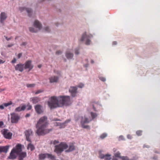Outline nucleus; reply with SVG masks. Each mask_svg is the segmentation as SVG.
I'll return each mask as SVG.
<instances>
[{"mask_svg":"<svg viewBox=\"0 0 160 160\" xmlns=\"http://www.w3.org/2000/svg\"><path fill=\"white\" fill-rule=\"evenodd\" d=\"M70 104V98L68 96H60L58 97L52 96L48 102V105L51 109L64 105H68Z\"/></svg>","mask_w":160,"mask_h":160,"instance_id":"1","label":"nucleus"},{"mask_svg":"<svg viewBox=\"0 0 160 160\" xmlns=\"http://www.w3.org/2000/svg\"><path fill=\"white\" fill-rule=\"evenodd\" d=\"M49 124L47 116H44L40 118L36 125L37 129L36 133L39 136H43L49 133L52 130V128H48Z\"/></svg>","mask_w":160,"mask_h":160,"instance_id":"2","label":"nucleus"},{"mask_svg":"<svg viewBox=\"0 0 160 160\" xmlns=\"http://www.w3.org/2000/svg\"><path fill=\"white\" fill-rule=\"evenodd\" d=\"M55 147L54 152L58 153H61L64 149H67L68 147V145L66 143L61 142L58 145L56 146Z\"/></svg>","mask_w":160,"mask_h":160,"instance_id":"3","label":"nucleus"},{"mask_svg":"<svg viewBox=\"0 0 160 160\" xmlns=\"http://www.w3.org/2000/svg\"><path fill=\"white\" fill-rule=\"evenodd\" d=\"M91 34L87 35L86 32H85L82 35L80 39L81 41H85V44L87 45H89L90 44L91 41L90 39L92 37Z\"/></svg>","mask_w":160,"mask_h":160,"instance_id":"4","label":"nucleus"},{"mask_svg":"<svg viewBox=\"0 0 160 160\" xmlns=\"http://www.w3.org/2000/svg\"><path fill=\"white\" fill-rule=\"evenodd\" d=\"M23 64L24 69H28V71L31 70L33 67V66L32 64V61L30 60L27 61Z\"/></svg>","mask_w":160,"mask_h":160,"instance_id":"5","label":"nucleus"},{"mask_svg":"<svg viewBox=\"0 0 160 160\" xmlns=\"http://www.w3.org/2000/svg\"><path fill=\"white\" fill-rule=\"evenodd\" d=\"M11 122L12 123H17L20 119L19 116L16 113L11 114Z\"/></svg>","mask_w":160,"mask_h":160,"instance_id":"6","label":"nucleus"},{"mask_svg":"<svg viewBox=\"0 0 160 160\" xmlns=\"http://www.w3.org/2000/svg\"><path fill=\"white\" fill-rule=\"evenodd\" d=\"M2 133L3 134L4 137L7 139H10L12 138V134L9 131L6 129H4L2 131Z\"/></svg>","mask_w":160,"mask_h":160,"instance_id":"7","label":"nucleus"},{"mask_svg":"<svg viewBox=\"0 0 160 160\" xmlns=\"http://www.w3.org/2000/svg\"><path fill=\"white\" fill-rule=\"evenodd\" d=\"M36 112L38 114H40L43 113V109L42 106L40 104H38L34 106Z\"/></svg>","mask_w":160,"mask_h":160,"instance_id":"8","label":"nucleus"},{"mask_svg":"<svg viewBox=\"0 0 160 160\" xmlns=\"http://www.w3.org/2000/svg\"><path fill=\"white\" fill-rule=\"evenodd\" d=\"M91 120H89L88 118H85L83 119H82L81 122L82 127L84 128H89V127L88 125H85V124L86 123H89Z\"/></svg>","mask_w":160,"mask_h":160,"instance_id":"9","label":"nucleus"},{"mask_svg":"<svg viewBox=\"0 0 160 160\" xmlns=\"http://www.w3.org/2000/svg\"><path fill=\"white\" fill-rule=\"evenodd\" d=\"M24 133L26 138L27 140L29 142H31L30 137L32 135V131L31 129H28L26 130Z\"/></svg>","mask_w":160,"mask_h":160,"instance_id":"10","label":"nucleus"},{"mask_svg":"<svg viewBox=\"0 0 160 160\" xmlns=\"http://www.w3.org/2000/svg\"><path fill=\"white\" fill-rule=\"evenodd\" d=\"M15 70L17 71H19L20 72H22L24 68V64L21 63H19L14 66Z\"/></svg>","mask_w":160,"mask_h":160,"instance_id":"11","label":"nucleus"},{"mask_svg":"<svg viewBox=\"0 0 160 160\" xmlns=\"http://www.w3.org/2000/svg\"><path fill=\"white\" fill-rule=\"evenodd\" d=\"M17 153L15 151V149H12L10 154L8 158L11 159H14L16 158L17 157Z\"/></svg>","mask_w":160,"mask_h":160,"instance_id":"12","label":"nucleus"},{"mask_svg":"<svg viewBox=\"0 0 160 160\" xmlns=\"http://www.w3.org/2000/svg\"><path fill=\"white\" fill-rule=\"evenodd\" d=\"M72 97H74L77 93V88L76 87H71L69 89Z\"/></svg>","mask_w":160,"mask_h":160,"instance_id":"13","label":"nucleus"},{"mask_svg":"<svg viewBox=\"0 0 160 160\" xmlns=\"http://www.w3.org/2000/svg\"><path fill=\"white\" fill-rule=\"evenodd\" d=\"M7 14L5 12H1L0 15L1 22L3 23L5 20L7 19Z\"/></svg>","mask_w":160,"mask_h":160,"instance_id":"14","label":"nucleus"},{"mask_svg":"<svg viewBox=\"0 0 160 160\" xmlns=\"http://www.w3.org/2000/svg\"><path fill=\"white\" fill-rule=\"evenodd\" d=\"M19 10L21 12L23 11L24 10H26L28 13V16L30 17L31 16V15L32 13V11L31 9L29 8H19Z\"/></svg>","mask_w":160,"mask_h":160,"instance_id":"15","label":"nucleus"},{"mask_svg":"<svg viewBox=\"0 0 160 160\" xmlns=\"http://www.w3.org/2000/svg\"><path fill=\"white\" fill-rule=\"evenodd\" d=\"M22 146L21 144L18 143L16 145L15 148L13 149H15V151L17 154H19L22 151Z\"/></svg>","mask_w":160,"mask_h":160,"instance_id":"16","label":"nucleus"},{"mask_svg":"<svg viewBox=\"0 0 160 160\" xmlns=\"http://www.w3.org/2000/svg\"><path fill=\"white\" fill-rule=\"evenodd\" d=\"M49 79L50 82L51 83L57 82L59 80V78L56 76H53L50 77Z\"/></svg>","mask_w":160,"mask_h":160,"instance_id":"17","label":"nucleus"},{"mask_svg":"<svg viewBox=\"0 0 160 160\" xmlns=\"http://www.w3.org/2000/svg\"><path fill=\"white\" fill-rule=\"evenodd\" d=\"M65 55L68 59H72L73 56V53L69 50H68L66 52Z\"/></svg>","mask_w":160,"mask_h":160,"instance_id":"18","label":"nucleus"},{"mask_svg":"<svg viewBox=\"0 0 160 160\" xmlns=\"http://www.w3.org/2000/svg\"><path fill=\"white\" fill-rule=\"evenodd\" d=\"M1 153L4 152L6 153L8 152L9 148V146H1Z\"/></svg>","mask_w":160,"mask_h":160,"instance_id":"19","label":"nucleus"},{"mask_svg":"<svg viewBox=\"0 0 160 160\" xmlns=\"http://www.w3.org/2000/svg\"><path fill=\"white\" fill-rule=\"evenodd\" d=\"M35 27L38 28L39 30H40L42 27V25L38 20H35L34 23Z\"/></svg>","mask_w":160,"mask_h":160,"instance_id":"20","label":"nucleus"},{"mask_svg":"<svg viewBox=\"0 0 160 160\" xmlns=\"http://www.w3.org/2000/svg\"><path fill=\"white\" fill-rule=\"evenodd\" d=\"M26 106L25 105L22 106L21 107H19L15 109V111L16 112H20L22 111H24L26 108Z\"/></svg>","mask_w":160,"mask_h":160,"instance_id":"21","label":"nucleus"},{"mask_svg":"<svg viewBox=\"0 0 160 160\" xmlns=\"http://www.w3.org/2000/svg\"><path fill=\"white\" fill-rule=\"evenodd\" d=\"M110 155H101L100 156L101 158H104L105 160H110L111 159Z\"/></svg>","mask_w":160,"mask_h":160,"instance_id":"22","label":"nucleus"},{"mask_svg":"<svg viewBox=\"0 0 160 160\" xmlns=\"http://www.w3.org/2000/svg\"><path fill=\"white\" fill-rule=\"evenodd\" d=\"M67 123V121H65L64 123H61L59 122H56L54 124L56 126H60V128H64L65 126V124Z\"/></svg>","mask_w":160,"mask_h":160,"instance_id":"23","label":"nucleus"},{"mask_svg":"<svg viewBox=\"0 0 160 160\" xmlns=\"http://www.w3.org/2000/svg\"><path fill=\"white\" fill-rule=\"evenodd\" d=\"M40 101V99L37 97H33L32 98V103L34 104H36Z\"/></svg>","mask_w":160,"mask_h":160,"instance_id":"24","label":"nucleus"},{"mask_svg":"<svg viewBox=\"0 0 160 160\" xmlns=\"http://www.w3.org/2000/svg\"><path fill=\"white\" fill-rule=\"evenodd\" d=\"M47 157V153H41L39 155V159L41 160H44Z\"/></svg>","mask_w":160,"mask_h":160,"instance_id":"25","label":"nucleus"},{"mask_svg":"<svg viewBox=\"0 0 160 160\" xmlns=\"http://www.w3.org/2000/svg\"><path fill=\"white\" fill-rule=\"evenodd\" d=\"M28 149H30L31 151H32L34 150L35 147L31 143L28 144L27 147Z\"/></svg>","mask_w":160,"mask_h":160,"instance_id":"26","label":"nucleus"},{"mask_svg":"<svg viewBox=\"0 0 160 160\" xmlns=\"http://www.w3.org/2000/svg\"><path fill=\"white\" fill-rule=\"evenodd\" d=\"M48 158H50L52 160H54L55 158L54 156L52 154L47 153V157Z\"/></svg>","mask_w":160,"mask_h":160,"instance_id":"27","label":"nucleus"},{"mask_svg":"<svg viewBox=\"0 0 160 160\" xmlns=\"http://www.w3.org/2000/svg\"><path fill=\"white\" fill-rule=\"evenodd\" d=\"M75 149V146L72 144L70 145L68 149V151H71Z\"/></svg>","mask_w":160,"mask_h":160,"instance_id":"28","label":"nucleus"},{"mask_svg":"<svg viewBox=\"0 0 160 160\" xmlns=\"http://www.w3.org/2000/svg\"><path fill=\"white\" fill-rule=\"evenodd\" d=\"M91 115L93 119H94L97 116V115L96 113L92 112H91Z\"/></svg>","mask_w":160,"mask_h":160,"instance_id":"29","label":"nucleus"},{"mask_svg":"<svg viewBox=\"0 0 160 160\" xmlns=\"http://www.w3.org/2000/svg\"><path fill=\"white\" fill-rule=\"evenodd\" d=\"M35 84H27V86L28 88H33L35 87Z\"/></svg>","mask_w":160,"mask_h":160,"instance_id":"30","label":"nucleus"},{"mask_svg":"<svg viewBox=\"0 0 160 160\" xmlns=\"http://www.w3.org/2000/svg\"><path fill=\"white\" fill-rule=\"evenodd\" d=\"M12 102L11 101H10L9 102L7 103H5L4 104V105L5 107H7L9 105H10L11 104H12Z\"/></svg>","mask_w":160,"mask_h":160,"instance_id":"31","label":"nucleus"},{"mask_svg":"<svg viewBox=\"0 0 160 160\" xmlns=\"http://www.w3.org/2000/svg\"><path fill=\"white\" fill-rule=\"evenodd\" d=\"M29 31L32 32H36L37 31L35 30L34 28L32 27H30L29 28Z\"/></svg>","mask_w":160,"mask_h":160,"instance_id":"32","label":"nucleus"},{"mask_svg":"<svg viewBox=\"0 0 160 160\" xmlns=\"http://www.w3.org/2000/svg\"><path fill=\"white\" fill-rule=\"evenodd\" d=\"M107 136V135L106 133H103L100 136V138L102 139H104V138L106 137Z\"/></svg>","mask_w":160,"mask_h":160,"instance_id":"33","label":"nucleus"},{"mask_svg":"<svg viewBox=\"0 0 160 160\" xmlns=\"http://www.w3.org/2000/svg\"><path fill=\"white\" fill-rule=\"evenodd\" d=\"M27 109L28 110H31L32 108V106L30 105L29 103L27 105Z\"/></svg>","mask_w":160,"mask_h":160,"instance_id":"34","label":"nucleus"},{"mask_svg":"<svg viewBox=\"0 0 160 160\" xmlns=\"http://www.w3.org/2000/svg\"><path fill=\"white\" fill-rule=\"evenodd\" d=\"M44 30H45V32H49L50 31V29L48 27H46L44 28Z\"/></svg>","mask_w":160,"mask_h":160,"instance_id":"35","label":"nucleus"},{"mask_svg":"<svg viewBox=\"0 0 160 160\" xmlns=\"http://www.w3.org/2000/svg\"><path fill=\"white\" fill-rule=\"evenodd\" d=\"M136 133L138 136H141L142 134V131L140 130L136 132Z\"/></svg>","mask_w":160,"mask_h":160,"instance_id":"36","label":"nucleus"},{"mask_svg":"<svg viewBox=\"0 0 160 160\" xmlns=\"http://www.w3.org/2000/svg\"><path fill=\"white\" fill-rule=\"evenodd\" d=\"M17 61V59L15 58H14L13 60L11 61V62L12 63H14L16 62Z\"/></svg>","mask_w":160,"mask_h":160,"instance_id":"37","label":"nucleus"},{"mask_svg":"<svg viewBox=\"0 0 160 160\" xmlns=\"http://www.w3.org/2000/svg\"><path fill=\"white\" fill-rule=\"evenodd\" d=\"M99 79L102 81L104 82L106 80V79L103 77H101L99 78Z\"/></svg>","mask_w":160,"mask_h":160,"instance_id":"38","label":"nucleus"},{"mask_svg":"<svg viewBox=\"0 0 160 160\" xmlns=\"http://www.w3.org/2000/svg\"><path fill=\"white\" fill-rule=\"evenodd\" d=\"M84 87V84L83 83H80L78 86V87L82 88Z\"/></svg>","mask_w":160,"mask_h":160,"instance_id":"39","label":"nucleus"},{"mask_svg":"<svg viewBox=\"0 0 160 160\" xmlns=\"http://www.w3.org/2000/svg\"><path fill=\"white\" fill-rule=\"evenodd\" d=\"M62 52L60 50H58L56 51V54L57 55H58L59 54H60L62 53Z\"/></svg>","mask_w":160,"mask_h":160,"instance_id":"40","label":"nucleus"},{"mask_svg":"<svg viewBox=\"0 0 160 160\" xmlns=\"http://www.w3.org/2000/svg\"><path fill=\"white\" fill-rule=\"evenodd\" d=\"M42 92V91L41 90H38L35 93V94H37L39 93H40Z\"/></svg>","mask_w":160,"mask_h":160,"instance_id":"41","label":"nucleus"},{"mask_svg":"<svg viewBox=\"0 0 160 160\" xmlns=\"http://www.w3.org/2000/svg\"><path fill=\"white\" fill-rule=\"evenodd\" d=\"M75 54L76 55H78L79 53V50L77 49H76L75 51Z\"/></svg>","mask_w":160,"mask_h":160,"instance_id":"42","label":"nucleus"},{"mask_svg":"<svg viewBox=\"0 0 160 160\" xmlns=\"http://www.w3.org/2000/svg\"><path fill=\"white\" fill-rule=\"evenodd\" d=\"M22 56V53H19L18 55V58H20Z\"/></svg>","mask_w":160,"mask_h":160,"instance_id":"43","label":"nucleus"},{"mask_svg":"<svg viewBox=\"0 0 160 160\" xmlns=\"http://www.w3.org/2000/svg\"><path fill=\"white\" fill-rule=\"evenodd\" d=\"M124 139V138L123 136H119V140H123Z\"/></svg>","mask_w":160,"mask_h":160,"instance_id":"44","label":"nucleus"},{"mask_svg":"<svg viewBox=\"0 0 160 160\" xmlns=\"http://www.w3.org/2000/svg\"><path fill=\"white\" fill-rule=\"evenodd\" d=\"M3 125V122L2 121H0V128H2Z\"/></svg>","mask_w":160,"mask_h":160,"instance_id":"45","label":"nucleus"},{"mask_svg":"<svg viewBox=\"0 0 160 160\" xmlns=\"http://www.w3.org/2000/svg\"><path fill=\"white\" fill-rule=\"evenodd\" d=\"M4 37H5L6 39L7 40V41H9V40H10V39H11L12 38V37H11L10 38H8L7 37V36H4Z\"/></svg>","mask_w":160,"mask_h":160,"instance_id":"46","label":"nucleus"},{"mask_svg":"<svg viewBox=\"0 0 160 160\" xmlns=\"http://www.w3.org/2000/svg\"><path fill=\"white\" fill-rule=\"evenodd\" d=\"M59 143V141L58 140H55L53 142V144L55 145L56 144L58 143Z\"/></svg>","mask_w":160,"mask_h":160,"instance_id":"47","label":"nucleus"},{"mask_svg":"<svg viewBox=\"0 0 160 160\" xmlns=\"http://www.w3.org/2000/svg\"><path fill=\"white\" fill-rule=\"evenodd\" d=\"M27 43L25 42H23L21 44V46H25L26 45Z\"/></svg>","mask_w":160,"mask_h":160,"instance_id":"48","label":"nucleus"},{"mask_svg":"<svg viewBox=\"0 0 160 160\" xmlns=\"http://www.w3.org/2000/svg\"><path fill=\"white\" fill-rule=\"evenodd\" d=\"M13 45H14V44H13L11 43V44L8 45L7 46H8V47H12Z\"/></svg>","mask_w":160,"mask_h":160,"instance_id":"49","label":"nucleus"},{"mask_svg":"<svg viewBox=\"0 0 160 160\" xmlns=\"http://www.w3.org/2000/svg\"><path fill=\"white\" fill-rule=\"evenodd\" d=\"M4 105H0V108L1 109H4Z\"/></svg>","mask_w":160,"mask_h":160,"instance_id":"50","label":"nucleus"},{"mask_svg":"<svg viewBox=\"0 0 160 160\" xmlns=\"http://www.w3.org/2000/svg\"><path fill=\"white\" fill-rule=\"evenodd\" d=\"M30 115V114L29 113H27L25 115L26 118H28L29 117Z\"/></svg>","mask_w":160,"mask_h":160,"instance_id":"51","label":"nucleus"},{"mask_svg":"<svg viewBox=\"0 0 160 160\" xmlns=\"http://www.w3.org/2000/svg\"><path fill=\"white\" fill-rule=\"evenodd\" d=\"M4 62V61H3L2 60L0 59V64L1 63H3Z\"/></svg>","mask_w":160,"mask_h":160,"instance_id":"52","label":"nucleus"},{"mask_svg":"<svg viewBox=\"0 0 160 160\" xmlns=\"http://www.w3.org/2000/svg\"><path fill=\"white\" fill-rule=\"evenodd\" d=\"M127 138H128L129 139H131V136L130 135H127Z\"/></svg>","mask_w":160,"mask_h":160,"instance_id":"53","label":"nucleus"},{"mask_svg":"<svg viewBox=\"0 0 160 160\" xmlns=\"http://www.w3.org/2000/svg\"><path fill=\"white\" fill-rule=\"evenodd\" d=\"M116 157H113L112 160H118L116 158Z\"/></svg>","mask_w":160,"mask_h":160,"instance_id":"54","label":"nucleus"},{"mask_svg":"<svg viewBox=\"0 0 160 160\" xmlns=\"http://www.w3.org/2000/svg\"><path fill=\"white\" fill-rule=\"evenodd\" d=\"M38 68H40L41 67H42V65H40H40H38Z\"/></svg>","mask_w":160,"mask_h":160,"instance_id":"55","label":"nucleus"},{"mask_svg":"<svg viewBox=\"0 0 160 160\" xmlns=\"http://www.w3.org/2000/svg\"><path fill=\"white\" fill-rule=\"evenodd\" d=\"M117 42H113V44L114 45H116L117 44Z\"/></svg>","mask_w":160,"mask_h":160,"instance_id":"56","label":"nucleus"},{"mask_svg":"<svg viewBox=\"0 0 160 160\" xmlns=\"http://www.w3.org/2000/svg\"><path fill=\"white\" fill-rule=\"evenodd\" d=\"M94 62V61L93 60H91V63H93Z\"/></svg>","mask_w":160,"mask_h":160,"instance_id":"57","label":"nucleus"},{"mask_svg":"<svg viewBox=\"0 0 160 160\" xmlns=\"http://www.w3.org/2000/svg\"><path fill=\"white\" fill-rule=\"evenodd\" d=\"M116 149H115V148H114V149H113V151H114V152H116Z\"/></svg>","mask_w":160,"mask_h":160,"instance_id":"58","label":"nucleus"},{"mask_svg":"<svg viewBox=\"0 0 160 160\" xmlns=\"http://www.w3.org/2000/svg\"><path fill=\"white\" fill-rule=\"evenodd\" d=\"M93 109H94V110H95V111H96V110H95V108L94 107H93Z\"/></svg>","mask_w":160,"mask_h":160,"instance_id":"59","label":"nucleus"},{"mask_svg":"<svg viewBox=\"0 0 160 160\" xmlns=\"http://www.w3.org/2000/svg\"><path fill=\"white\" fill-rule=\"evenodd\" d=\"M1 153V146H0V153Z\"/></svg>","mask_w":160,"mask_h":160,"instance_id":"60","label":"nucleus"},{"mask_svg":"<svg viewBox=\"0 0 160 160\" xmlns=\"http://www.w3.org/2000/svg\"><path fill=\"white\" fill-rule=\"evenodd\" d=\"M54 120H55V121H58V120L57 119H54Z\"/></svg>","mask_w":160,"mask_h":160,"instance_id":"61","label":"nucleus"},{"mask_svg":"<svg viewBox=\"0 0 160 160\" xmlns=\"http://www.w3.org/2000/svg\"><path fill=\"white\" fill-rule=\"evenodd\" d=\"M4 89H3L2 90V91H4Z\"/></svg>","mask_w":160,"mask_h":160,"instance_id":"62","label":"nucleus"},{"mask_svg":"<svg viewBox=\"0 0 160 160\" xmlns=\"http://www.w3.org/2000/svg\"><path fill=\"white\" fill-rule=\"evenodd\" d=\"M70 121V120H68V122H69Z\"/></svg>","mask_w":160,"mask_h":160,"instance_id":"63","label":"nucleus"},{"mask_svg":"<svg viewBox=\"0 0 160 160\" xmlns=\"http://www.w3.org/2000/svg\"><path fill=\"white\" fill-rule=\"evenodd\" d=\"M99 152H100V151H99Z\"/></svg>","mask_w":160,"mask_h":160,"instance_id":"64","label":"nucleus"}]
</instances>
